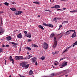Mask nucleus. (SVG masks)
Returning <instances> with one entry per match:
<instances>
[{
	"label": "nucleus",
	"instance_id": "f257e3e1",
	"mask_svg": "<svg viewBox=\"0 0 77 77\" xmlns=\"http://www.w3.org/2000/svg\"><path fill=\"white\" fill-rule=\"evenodd\" d=\"M20 66H22V67L23 68H25L26 69H27L28 68H29V64H27V63L23 62L22 63H20Z\"/></svg>",
	"mask_w": 77,
	"mask_h": 77
},
{
	"label": "nucleus",
	"instance_id": "f03ea898",
	"mask_svg": "<svg viewBox=\"0 0 77 77\" xmlns=\"http://www.w3.org/2000/svg\"><path fill=\"white\" fill-rule=\"evenodd\" d=\"M43 45L44 46V48L45 49V50H47L48 48V45L47 43L45 42H44L43 44Z\"/></svg>",
	"mask_w": 77,
	"mask_h": 77
},
{
	"label": "nucleus",
	"instance_id": "7ed1b4c3",
	"mask_svg": "<svg viewBox=\"0 0 77 77\" xmlns=\"http://www.w3.org/2000/svg\"><path fill=\"white\" fill-rule=\"evenodd\" d=\"M43 25L45 26H47V27H53V25L52 24H46L43 23Z\"/></svg>",
	"mask_w": 77,
	"mask_h": 77
},
{
	"label": "nucleus",
	"instance_id": "20e7f679",
	"mask_svg": "<svg viewBox=\"0 0 77 77\" xmlns=\"http://www.w3.org/2000/svg\"><path fill=\"white\" fill-rule=\"evenodd\" d=\"M11 44H13V46L15 48H16V47H17V45H18V43H14L13 42H11Z\"/></svg>",
	"mask_w": 77,
	"mask_h": 77
},
{
	"label": "nucleus",
	"instance_id": "39448f33",
	"mask_svg": "<svg viewBox=\"0 0 77 77\" xmlns=\"http://www.w3.org/2000/svg\"><path fill=\"white\" fill-rule=\"evenodd\" d=\"M22 13V11H16L15 12V14L16 15H20V14H21Z\"/></svg>",
	"mask_w": 77,
	"mask_h": 77
},
{
	"label": "nucleus",
	"instance_id": "423d86ee",
	"mask_svg": "<svg viewBox=\"0 0 77 77\" xmlns=\"http://www.w3.org/2000/svg\"><path fill=\"white\" fill-rule=\"evenodd\" d=\"M26 36L27 37H28V38H31V36H32V35L30 33H28V34H27L26 35Z\"/></svg>",
	"mask_w": 77,
	"mask_h": 77
},
{
	"label": "nucleus",
	"instance_id": "0eeeda50",
	"mask_svg": "<svg viewBox=\"0 0 77 77\" xmlns=\"http://www.w3.org/2000/svg\"><path fill=\"white\" fill-rule=\"evenodd\" d=\"M57 41H55L53 45V48H55L57 46Z\"/></svg>",
	"mask_w": 77,
	"mask_h": 77
},
{
	"label": "nucleus",
	"instance_id": "6e6552de",
	"mask_svg": "<svg viewBox=\"0 0 77 77\" xmlns=\"http://www.w3.org/2000/svg\"><path fill=\"white\" fill-rule=\"evenodd\" d=\"M6 38H7V40L8 41H10L12 39V38L10 36L7 37Z\"/></svg>",
	"mask_w": 77,
	"mask_h": 77
},
{
	"label": "nucleus",
	"instance_id": "1a4fd4ad",
	"mask_svg": "<svg viewBox=\"0 0 77 77\" xmlns=\"http://www.w3.org/2000/svg\"><path fill=\"white\" fill-rule=\"evenodd\" d=\"M76 36V32L74 33L71 36L72 38H75Z\"/></svg>",
	"mask_w": 77,
	"mask_h": 77
},
{
	"label": "nucleus",
	"instance_id": "9d476101",
	"mask_svg": "<svg viewBox=\"0 0 77 77\" xmlns=\"http://www.w3.org/2000/svg\"><path fill=\"white\" fill-rule=\"evenodd\" d=\"M17 37L19 38H22V35L21 33H20L19 34L17 35Z\"/></svg>",
	"mask_w": 77,
	"mask_h": 77
},
{
	"label": "nucleus",
	"instance_id": "9b49d317",
	"mask_svg": "<svg viewBox=\"0 0 77 77\" xmlns=\"http://www.w3.org/2000/svg\"><path fill=\"white\" fill-rule=\"evenodd\" d=\"M67 65V62H64L62 64V66L63 67Z\"/></svg>",
	"mask_w": 77,
	"mask_h": 77
},
{
	"label": "nucleus",
	"instance_id": "f8f14e48",
	"mask_svg": "<svg viewBox=\"0 0 77 77\" xmlns=\"http://www.w3.org/2000/svg\"><path fill=\"white\" fill-rule=\"evenodd\" d=\"M32 62L34 63L35 62V61H36V58L34 57V58L32 59Z\"/></svg>",
	"mask_w": 77,
	"mask_h": 77
},
{
	"label": "nucleus",
	"instance_id": "ddd939ff",
	"mask_svg": "<svg viewBox=\"0 0 77 77\" xmlns=\"http://www.w3.org/2000/svg\"><path fill=\"white\" fill-rule=\"evenodd\" d=\"M33 74V72L32 70H30L29 72V75H32Z\"/></svg>",
	"mask_w": 77,
	"mask_h": 77
},
{
	"label": "nucleus",
	"instance_id": "4468645a",
	"mask_svg": "<svg viewBox=\"0 0 77 77\" xmlns=\"http://www.w3.org/2000/svg\"><path fill=\"white\" fill-rule=\"evenodd\" d=\"M38 27H39V28H40V29L42 30H44V29L43 26H42L41 25H38Z\"/></svg>",
	"mask_w": 77,
	"mask_h": 77
},
{
	"label": "nucleus",
	"instance_id": "2eb2a0df",
	"mask_svg": "<svg viewBox=\"0 0 77 77\" xmlns=\"http://www.w3.org/2000/svg\"><path fill=\"white\" fill-rule=\"evenodd\" d=\"M55 9H58L60 8V6L58 5H55Z\"/></svg>",
	"mask_w": 77,
	"mask_h": 77
},
{
	"label": "nucleus",
	"instance_id": "dca6fc26",
	"mask_svg": "<svg viewBox=\"0 0 77 77\" xmlns=\"http://www.w3.org/2000/svg\"><path fill=\"white\" fill-rule=\"evenodd\" d=\"M74 32V33H75V30H70L69 31H68L66 32V33H68V32Z\"/></svg>",
	"mask_w": 77,
	"mask_h": 77
},
{
	"label": "nucleus",
	"instance_id": "f3484780",
	"mask_svg": "<svg viewBox=\"0 0 77 77\" xmlns=\"http://www.w3.org/2000/svg\"><path fill=\"white\" fill-rule=\"evenodd\" d=\"M12 56H10L9 58V59L11 61H13L14 59H12Z\"/></svg>",
	"mask_w": 77,
	"mask_h": 77
},
{
	"label": "nucleus",
	"instance_id": "a211bd4d",
	"mask_svg": "<svg viewBox=\"0 0 77 77\" xmlns=\"http://www.w3.org/2000/svg\"><path fill=\"white\" fill-rule=\"evenodd\" d=\"M10 9L13 11H16V9L15 8H11Z\"/></svg>",
	"mask_w": 77,
	"mask_h": 77
},
{
	"label": "nucleus",
	"instance_id": "6ab92c4d",
	"mask_svg": "<svg viewBox=\"0 0 77 77\" xmlns=\"http://www.w3.org/2000/svg\"><path fill=\"white\" fill-rule=\"evenodd\" d=\"M77 45V41H76L73 45V47H74L75 45Z\"/></svg>",
	"mask_w": 77,
	"mask_h": 77
},
{
	"label": "nucleus",
	"instance_id": "aec40b11",
	"mask_svg": "<svg viewBox=\"0 0 77 77\" xmlns=\"http://www.w3.org/2000/svg\"><path fill=\"white\" fill-rule=\"evenodd\" d=\"M15 58L16 60H19V56H16Z\"/></svg>",
	"mask_w": 77,
	"mask_h": 77
},
{
	"label": "nucleus",
	"instance_id": "412c9836",
	"mask_svg": "<svg viewBox=\"0 0 77 77\" xmlns=\"http://www.w3.org/2000/svg\"><path fill=\"white\" fill-rule=\"evenodd\" d=\"M32 45L33 47H38V46L36 45L32 44Z\"/></svg>",
	"mask_w": 77,
	"mask_h": 77
},
{
	"label": "nucleus",
	"instance_id": "4be33fe9",
	"mask_svg": "<svg viewBox=\"0 0 77 77\" xmlns=\"http://www.w3.org/2000/svg\"><path fill=\"white\" fill-rule=\"evenodd\" d=\"M4 4L5 5H6V6H9V4L8 3L5 2Z\"/></svg>",
	"mask_w": 77,
	"mask_h": 77
},
{
	"label": "nucleus",
	"instance_id": "5701e85b",
	"mask_svg": "<svg viewBox=\"0 0 77 77\" xmlns=\"http://www.w3.org/2000/svg\"><path fill=\"white\" fill-rule=\"evenodd\" d=\"M45 57L42 56L41 58V59L42 60H44L45 59Z\"/></svg>",
	"mask_w": 77,
	"mask_h": 77
},
{
	"label": "nucleus",
	"instance_id": "b1692460",
	"mask_svg": "<svg viewBox=\"0 0 77 77\" xmlns=\"http://www.w3.org/2000/svg\"><path fill=\"white\" fill-rule=\"evenodd\" d=\"M58 35H60V38H61L62 37V36H63V34L60 33V34H58Z\"/></svg>",
	"mask_w": 77,
	"mask_h": 77
},
{
	"label": "nucleus",
	"instance_id": "393cba45",
	"mask_svg": "<svg viewBox=\"0 0 77 77\" xmlns=\"http://www.w3.org/2000/svg\"><path fill=\"white\" fill-rule=\"evenodd\" d=\"M26 49H28L29 50H31V48L29 47H27L26 48Z\"/></svg>",
	"mask_w": 77,
	"mask_h": 77
},
{
	"label": "nucleus",
	"instance_id": "a878e982",
	"mask_svg": "<svg viewBox=\"0 0 77 77\" xmlns=\"http://www.w3.org/2000/svg\"><path fill=\"white\" fill-rule=\"evenodd\" d=\"M54 36V34H51L50 35V37L51 38H53V37Z\"/></svg>",
	"mask_w": 77,
	"mask_h": 77
},
{
	"label": "nucleus",
	"instance_id": "bb28decb",
	"mask_svg": "<svg viewBox=\"0 0 77 77\" xmlns=\"http://www.w3.org/2000/svg\"><path fill=\"white\" fill-rule=\"evenodd\" d=\"M33 3H35V4H38V5H39V2H33Z\"/></svg>",
	"mask_w": 77,
	"mask_h": 77
},
{
	"label": "nucleus",
	"instance_id": "cd10ccee",
	"mask_svg": "<svg viewBox=\"0 0 77 77\" xmlns=\"http://www.w3.org/2000/svg\"><path fill=\"white\" fill-rule=\"evenodd\" d=\"M19 60L22 59H23V56H19Z\"/></svg>",
	"mask_w": 77,
	"mask_h": 77
},
{
	"label": "nucleus",
	"instance_id": "c85d7f7f",
	"mask_svg": "<svg viewBox=\"0 0 77 77\" xmlns=\"http://www.w3.org/2000/svg\"><path fill=\"white\" fill-rule=\"evenodd\" d=\"M50 75L51 77H54V73H52Z\"/></svg>",
	"mask_w": 77,
	"mask_h": 77
},
{
	"label": "nucleus",
	"instance_id": "c756f323",
	"mask_svg": "<svg viewBox=\"0 0 77 77\" xmlns=\"http://www.w3.org/2000/svg\"><path fill=\"white\" fill-rule=\"evenodd\" d=\"M68 21H64L63 23H62V24H65V23H68Z\"/></svg>",
	"mask_w": 77,
	"mask_h": 77
},
{
	"label": "nucleus",
	"instance_id": "7c9ffc66",
	"mask_svg": "<svg viewBox=\"0 0 77 77\" xmlns=\"http://www.w3.org/2000/svg\"><path fill=\"white\" fill-rule=\"evenodd\" d=\"M27 41L28 42H30L32 41V40L30 39H29L27 40Z\"/></svg>",
	"mask_w": 77,
	"mask_h": 77
},
{
	"label": "nucleus",
	"instance_id": "2f4dec72",
	"mask_svg": "<svg viewBox=\"0 0 77 77\" xmlns=\"http://www.w3.org/2000/svg\"><path fill=\"white\" fill-rule=\"evenodd\" d=\"M24 33H25V36H26V35L27 34V31H24Z\"/></svg>",
	"mask_w": 77,
	"mask_h": 77
},
{
	"label": "nucleus",
	"instance_id": "473e14b6",
	"mask_svg": "<svg viewBox=\"0 0 77 77\" xmlns=\"http://www.w3.org/2000/svg\"><path fill=\"white\" fill-rule=\"evenodd\" d=\"M67 50H68L67 49V48H66L65 49V50L63 52V53H65V52H66V51H67Z\"/></svg>",
	"mask_w": 77,
	"mask_h": 77
},
{
	"label": "nucleus",
	"instance_id": "72a5a7b5",
	"mask_svg": "<svg viewBox=\"0 0 77 77\" xmlns=\"http://www.w3.org/2000/svg\"><path fill=\"white\" fill-rule=\"evenodd\" d=\"M54 21H55V22H57V19L56 18H54Z\"/></svg>",
	"mask_w": 77,
	"mask_h": 77
},
{
	"label": "nucleus",
	"instance_id": "f704fd0d",
	"mask_svg": "<svg viewBox=\"0 0 77 77\" xmlns=\"http://www.w3.org/2000/svg\"><path fill=\"white\" fill-rule=\"evenodd\" d=\"M0 30H1V31H3V28L0 27Z\"/></svg>",
	"mask_w": 77,
	"mask_h": 77
},
{
	"label": "nucleus",
	"instance_id": "c9c22d12",
	"mask_svg": "<svg viewBox=\"0 0 77 77\" xmlns=\"http://www.w3.org/2000/svg\"><path fill=\"white\" fill-rule=\"evenodd\" d=\"M72 45L73 46V45H72V46H70L69 47H68L67 48V50H68L69 48H71V47H72Z\"/></svg>",
	"mask_w": 77,
	"mask_h": 77
},
{
	"label": "nucleus",
	"instance_id": "e433bc0d",
	"mask_svg": "<svg viewBox=\"0 0 77 77\" xmlns=\"http://www.w3.org/2000/svg\"><path fill=\"white\" fill-rule=\"evenodd\" d=\"M72 45L73 46V45H72V46H70L69 47H68L67 48V50H68L69 48H71V47H72Z\"/></svg>",
	"mask_w": 77,
	"mask_h": 77
},
{
	"label": "nucleus",
	"instance_id": "4c0bfd02",
	"mask_svg": "<svg viewBox=\"0 0 77 77\" xmlns=\"http://www.w3.org/2000/svg\"><path fill=\"white\" fill-rule=\"evenodd\" d=\"M5 47H9V45H5Z\"/></svg>",
	"mask_w": 77,
	"mask_h": 77
},
{
	"label": "nucleus",
	"instance_id": "58836bf2",
	"mask_svg": "<svg viewBox=\"0 0 77 77\" xmlns=\"http://www.w3.org/2000/svg\"><path fill=\"white\" fill-rule=\"evenodd\" d=\"M70 12H72V13L75 12V10L70 11Z\"/></svg>",
	"mask_w": 77,
	"mask_h": 77
},
{
	"label": "nucleus",
	"instance_id": "ea45409f",
	"mask_svg": "<svg viewBox=\"0 0 77 77\" xmlns=\"http://www.w3.org/2000/svg\"><path fill=\"white\" fill-rule=\"evenodd\" d=\"M52 54L54 55H56V53H55V52H53Z\"/></svg>",
	"mask_w": 77,
	"mask_h": 77
},
{
	"label": "nucleus",
	"instance_id": "a19ab883",
	"mask_svg": "<svg viewBox=\"0 0 77 77\" xmlns=\"http://www.w3.org/2000/svg\"><path fill=\"white\" fill-rule=\"evenodd\" d=\"M2 49L1 48L0 49V53H2Z\"/></svg>",
	"mask_w": 77,
	"mask_h": 77
},
{
	"label": "nucleus",
	"instance_id": "79ce46f5",
	"mask_svg": "<svg viewBox=\"0 0 77 77\" xmlns=\"http://www.w3.org/2000/svg\"><path fill=\"white\" fill-rule=\"evenodd\" d=\"M59 11H63V10H61L60 9H57V11H59Z\"/></svg>",
	"mask_w": 77,
	"mask_h": 77
},
{
	"label": "nucleus",
	"instance_id": "37998d69",
	"mask_svg": "<svg viewBox=\"0 0 77 77\" xmlns=\"http://www.w3.org/2000/svg\"><path fill=\"white\" fill-rule=\"evenodd\" d=\"M64 59V58H62L60 60V61H61V60H62Z\"/></svg>",
	"mask_w": 77,
	"mask_h": 77
},
{
	"label": "nucleus",
	"instance_id": "c03bdc74",
	"mask_svg": "<svg viewBox=\"0 0 77 77\" xmlns=\"http://www.w3.org/2000/svg\"><path fill=\"white\" fill-rule=\"evenodd\" d=\"M35 65L36 66L38 65V62H35Z\"/></svg>",
	"mask_w": 77,
	"mask_h": 77
},
{
	"label": "nucleus",
	"instance_id": "a18cd8bd",
	"mask_svg": "<svg viewBox=\"0 0 77 77\" xmlns=\"http://www.w3.org/2000/svg\"><path fill=\"white\" fill-rule=\"evenodd\" d=\"M51 8H54L55 9H56V7H55V5L54 6V7H51Z\"/></svg>",
	"mask_w": 77,
	"mask_h": 77
},
{
	"label": "nucleus",
	"instance_id": "49530a36",
	"mask_svg": "<svg viewBox=\"0 0 77 77\" xmlns=\"http://www.w3.org/2000/svg\"><path fill=\"white\" fill-rule=\"evenodd\" d=\"M45 11H49V12H50V10H45Z\"/></svg>",
	"mask_w": 77,
	"mask_h": 77
},
{
	"label": "nucleus",
	"instance_id": "de8ad7c7",
	"mask_svg": "<svg viewBox=\"0 0 77 77\" xmlns=\"http://www.w3.org/2000/svg\"><path fill=\"white\" fill-rule=\"evenodd\" d=\"M55 52L56 54H57L58 53V52H57V51H56Z\"/></svg>",
	"mask_w": 77,
	"mask_h": 77
},
{
	"label": "nucleus",
	"instance_id": "09e8293b",
	"mask_svg": "<svg viewBox=\"0 0 77 77\" xmlns=\"http://www.w3.org/2000/svg\"><path fill=\"white\" fill-rule=\"evenodd\" d=\"M54 42H55V41H56V37H54Z\"/></svg>",
	"mask_w": 77,
	"mask_h": 77
},
{
	"label": "nucleus",
	"instance_id": "8fccbe9b",
	"mask_svg": "<svg viewBox=\"0 0 77 77\" xmlns=\"http://www.w3.org/2000/svg\"><path fill=\"white\" fill-rule=\"evenodd\" d=\"M21 48H20V49H19V52H21Z\"/></svg>",
	"mask_w": 77,
	"mask_h": 77
},
{
	"label": "nucleus",
	"instance_id": "3c124183",
	"mask_svg": "<svg viewBox=\"0 0 77 77\" xmlns=\"http://www.w3.org/2000/svg\"><path fill=\"white\" fill-rule=\"evenodd\" d=\"M12 63H13V64H14V60L12 61Z\"/></svg>",
	"mask_w": 77,
	"mask_h": 77
},
{
	"label": "nucleus",
	"instance_id": "603ef678",
	"mask_svg": "<svg viewBox=\"0 0 77 77\" xmlns=\"http://www.w3.org/2000/svg\"><path fill=\"white\" fill-rule=\"evenodd\" d=\"M32 55H29V58H30V57H32Z\"/></svg>",
	"mask_w": 77,
	"mask_h": 77
},
{
	"label": "nucleus",
	"instance_id": "864d4df0",
	"mask_svg": "<svg viewBox=\"0 0 77 77\" xmlns=\"http://www.w3.org/2000/svg\"><path fill=\"white\" fill-rule=\"evenodd\" d=\"M62 27V25H60L59 26V27H60V28L61 27Z\"/></svg>",
	"mask_w": 77,
	"mask_h": 77
},
{
	"label": "nucleus",
	"instance_id": "5fc2aeb1",
	"mask_svg": "<svg viewBox=\"0 0 77 77\" xmlns=\"http://www.w3.org/2000/svg\"><path fill=\"white\" fill-rule=\"evenodd\" d=\"M12 4H15V2H12Z\"/></svg>",
	"mask_w": 77,
	"mask_h": 77
},
{
	"label": "nucleus",
	"instance_id": "6e6d98bb",
	"mask_svg": "<svg viewBox=\"0 0 77 77\" xmlns=\"http://www.w3.org/2000/svg\"><path fill=\"white\" fill-rule=\"evenodd\" d=\"M3 31L0 32V34H2V33H3Z\"/></svg>",
	"mask_w": 77,
	"mask_h": 77
},
{
	"label": "nucleus",
	"instance_id": "4d7b16f0",
	"mask_svg": "<svg viewBox=\"0 0 77 77\" xmlns=\"http://www.w3.org/2000/svg\"><path fill=\"white\" fill-rule=\"evenodd\" d=\"M77 12V9L75 10V12Z\"/></svg>",
	"mask_w": 77,
	"mask_h": 77
},
{
	"label": "nucleus",
	"instance_id": "13d9d810",
	"mask_svg": "<svg viewBox=\"0 0 77 77\" xmlns=\"http://www.w3.org/2000/svg\"><path fill=\"white\" fill-rule=\"evenodd\" d=\"M19 76H20V77H22V76H21L20 74L19 75Z\"/></svg>",
	"mask_w": 77,
	"mask_h": 77
},
{
	"label": "nucleus",
	"instance_id": "bf43d9fd",
	"mask_svg": "<svg viewBox=\"0 0 77 77\" xmlns=\"http://www.w3.org/2000/svg\"><path fill=\"white\" fill-rule=\"evenodd\" d=\"M2 47H5V45H3L2 46Z\"/></svg>",
	"mask_w": 77,
	"mask_h": 77
},
{
	"label": "nucleus",
	"instance_id": "052dcab7",
	"mask_svg": "<svg viewBox=\"0 0 77 77\" xmlns=\"http://www.w3.org/2000/svg\"><path fill=\"white\" fill-rule=\"evenodd\" d=\"M5 61V64H6V60L5 59L4 60Z\"/></svg>",
	"mask_w": 77,
	"mask_h": 77
},
{
	"label": "nucleus",
	"instance_id": "680f3d73",
	"mask_svg": "<svg viewBox=\"0 0 77 77\" xmlns=\"http://www.w3.org/2000/svg\"><path fill=\"white\" fill-rule=\"evenodd\" d=\"M38 17H41V15H38Z\"/></svg>",
	"mask_w": 77,
	"mask_h": 77
},
{
	"label": "nucleus",
	"instance_id": "e2e57ef3",
	"mask_svg": "<svg viewBox=\"0 0 77 77\" xmlns=\"http://www.w3.org/2000/svg\"><path fill=\"white\" fill-rule=\"evenodd\" d=\"M54 65H57V63H55L54 64Z\"/></svg>",
	"mask_w": 77,
	"mask_h": 77
},
{
	"label": "nucleus",
	"instance_id": "0e129e2a",
	"mask_svg": "<svg viewBox=\"0 0 77 77\" xmlns=\"http://www.w3.org/2000/svg\"><path fill=\"white\" fill-rule=\"evenodd\" d=\"M67 33H68V34H70V32H68Z\"/></svg>",
	"mask_w": 77,
	"mask_h": 77
},
{
	"label": "nucleus",
	"instance_id": "69168bd1",
	"mask_svg": "<svg viewBox=\"0 0 77 77\" xmlns=\"http://www.w3.org/2000/svg\"><path fill=\"white\" fill-rule=\"evenodd\" d=\"M63 9V10H65V9H66V8H64Z\"/></svg>",
	"mask_w": 77,
	"mask_h": 77
},
{
	"label": "nucleus",
	"instance_id": "338daca9",
	"mask_svg": "<svg viewBox=\"0 0 77 77\" xmlns=\"http://www.w3.org/2000/svg\"><path fill=\"white\" fill-rule=\"evenodd\" d=\"M30 54V53H29V52H27V54Z\"/></svg>",
	"mask_w": 77,
	"mask_h": 77
},
{
	"label": "nucleus",
	"instance_id": "774afa93",
	"mask_svg": "<svg viewBox=\"0 0 77 77\" xmlns=\"http://www.w3.org/2000/svg\"><path fill=\"white\" fill-rule=\"evenodd\" d=\"M23 59H25V60L26 59V57L24 58H23Z\"/></svg>",
	"mask_w": 77,
	"mask_h": 77
}]
</instances>
